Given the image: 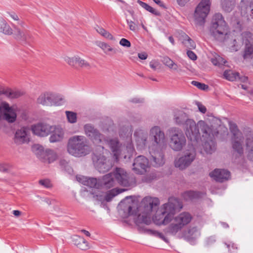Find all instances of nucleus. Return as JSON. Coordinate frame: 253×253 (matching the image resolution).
<instances>
[{
    "label": "nucleus",
    "mask_w": 253,
    "mask_h": 253,
    "mask_svg": "<svg viewBox=\"0 0 253 253\" xmlns=\"http://www.w3.org/2000/svg\"><path fill=\"white\" fill-rule=\"evenodd\" d=\"M51 135L49 137V141L51 143L61 141L64 137L63 129L54 126V128L52 130Z\"/></svg>",
    "instance_id": "27"
},
{
    "label": "nucleus",
    "mask_w": 253,
    "mask_h": 253,
    "mask_svg": "<svg viewBox=\"0 0 253 253\" xmlns=\"http://www.w3.org/2000/svg\"><path fill=\"white\" fill-rule=\"evenodd\" d=\"M149 138L151 142L149 147L151 163L155 167L162 166L165 164V153L167 148L165 133L160 126H154L150 129Z\"/></svg>",
    "instance_id": "2"
},
{
    "label": "nucleus",
    "mask_w": 253,
    "mask_h": 253,
    "mask_svg": "<svg viewBox=\"0 0 253 253\" xmlns=\"http://www.w3.org/2000/svg\"><path fill=\"white\" fill-rule=\"evenodd\" d=\"M106 142L113 153L114 159L118 161L121 153L122 144L117 138L109 139L107 140Z\"/></svg>",
    "instance_id": "22"
},
{
    "label": "nucleus",
    "mask_w": 253,
    "mask_h": 253,
    "mask_svg": "<svg viewBox=\"0 0 253 253\" xmlns=\"http://www.w3.org/2000/svg\"><path fill=\"white\" fill-rule=\"evenodd\" d=\"M63 102L62 96L51 91L42 93L37 98L38 104L46 106H59Z\"/></svg>",
    "instance_id": "12"
},
{
    "label": "nucleus",
    "mask_w": 253,
    "mask_h": 253,
    "mask_svg": "<svg viewBox=\"0 0 253 253\" xmlns=\"http://www.w3.org/2000/svg\"><path fill=\"white\" fill-rule=\"evenodd\" d=\"M29 139V138L25 128L18 129L16 131L14 137L15 143L19 145L28 142Z\"/></svg>",
    "instance_id": "26"
},
{
    "label": "nucleus",
    "mask_w": 253,
    "mask_h": 253,
    "mask_svg": "<svg viewBox=\"0 0 253 253\" xmlns=\"http://www.w3.org/2000/svg\"><path fill=\"white\" fill-rule=\"evenodd\" d=\"M182 208V204L179 200L174 197L169 199L168 202L163 205L162 209L157 211L153 217L154 222L157 225L167 224L171 221L177 211Z\"/></svg>",
    "instance_id": "3"
},
{
    "label": "nucleus",
    "mask_w": 253,
    "mask_h": 253,
    "mask_svg": "<svg viewBox=\"0 0 253 253\" xmlns=\"http://www.w3.org/2000/svg\"><path fill=\"white\" fill-rule=\"evenodd\" d=\"M229 129L232 134V137H236L237 139H242L243 136L242 133L238 129L237 125L233 123H230Z\"/></svg>",
    "instance_id": "35"
},
{
    "label": "nucleus",
    "mask_w": 253,
    "mask_h": 253,
    "mask_svg": "<svg viewBox=\"0 0 253 253\" xmlns=\"http://www.w3.org/2000/svg\"><path fill=\"white\" fill-rule=\"evenodd\" d=\"M39 182L40 184L46 188H49L52 187L51 181L48 179H41Z\"/></svg>",
    "instance_id": "54"
},
{
    "label": "nucleus",
    "mask_w": 253,
    "mask_h": 253,
    "mask_svg": "<svg viewBox=\"0 0 253 253\" xmlns=\"http://www.w3.org/2000/svg\"><path fill=\"white\" fill-rule=\"evenodd\" d=\"M137 3L143 8H144L147 11L151 12V13L155 15H159L160 12L154 9L153 7H151L146 3H145L140 0H137Z\"/></svg>",
    "instance_id": "43"
},
{
    "label": "nucleus",
    "mask_w": 253,
    "mask_h": 253,
    "mask_svg": "<svg viewBox=\"0 0 253 253\" xmlns=\"http://www.w3.org/2000/svg\"><path fill=\"white\" fill-rule=\"evenodd\" d=\"M210 176L216 181L223 182L229 179L230 172L226 169H216L210 173Z\"/></svg>",
    "instance_id": "20"
},
{
    "label": "nucleus",
    "mask_w": 253,
    "mask_h": 253,
    "mask_svg": "<svg viewBox=\"0 0 253 253\" xmlns=\"http://www.w3.org/2000/svg\"><path fill=\"white\" fill-rule=\"evenodd\" d=\"M169 146L174 151H180L185 146L186 138L178 128L172 127L169 130Z\"/></svg>",
    "instance_id": "10"
},
{
    "label": "nucleus",
    "mask_w": 253,
    "mask_h": 253,
    "mask_svg": "<svg viewBox=\"0 0 253 253\" xmlns=\"http://www.w3.org/2000/svg\"><path fill=\"white\" fill-rule=\"evenodd\" d=\"M243 140V136H242V139H237L236 137L231 138L233 149L240 155H242L243 153V149L242 144Z\"/></svg>",
    "instance_id": "30"
},
{
    "label": "nucleus",
    "mask_w": 253,
    "mask_h": 253,
    "mask_svg": "<svg viewBox=\"0 0 253 253\" xmlns=\"http://www.w3.org/2000/svg\"><path fill=\"white\" fill-rule=\"evenodd\" d=\"M134 135L135 137L137 147L140 149H143L146 148L148 143L147 133L142 130H140L139 131L135 132Z\"/></svg>",
    "instance_id": "24"
},
{
    "label": "nucleus",
    "mask_w": 253,
    "mask_h": 253,
    "mask_svg": "<svg viewBox=\"0 0 253 253\" xmlns=\"http://www.w3.org/2000/svg\"><path fill=\"white\" fill-rule=\"evenodd\" d=\"M119 192L115 189L109 191L105 195V199L107 202H110L113 197L118 194Z\"/></svg>",
    "instance_id": "50"
},
{
    "label": "nucleus",
    "mask_w": 253,
    "mask_h": 253,
    "mask_svg": "<svg viewBox=\"0 0 253 253\" xmlns=\"http://www.w3.org/2000/svg\"><path fill=\"white\" fill-rule=\"evenodd\" d=\"M44 161H47L48 163H51L57 158L56 154L51 150H46L42 154Z\"/></svg>",
    "instance_id": "36"
},
{
    "label": "nucleus",
    "mask_w": 253,
    "mask_h": 253,
    "mask_svg": "<svg viewBox=\"0 0 253 253\" xmlns=\"http://www.w3.org/2000/svg\"><path fill=\"white\" fill-rule=\"evenodd\" d=\"M163 63L169 68L178 70V66L168 57H164L162 60Z\"/></svg>",
    "instance_id": "42"
},
{
    "label": "nucleus",
    "mask_w": 253,
    "mask_h": 253,
    "mask_svg": "<svg viewBox=\"0 0 253 253\" xmlns=\"http://www.w3.org/2000/svg\"><path fill=\"white\" fill-rule=\"evenodd\" d=\"M210 0H202L197 6L194 13V21L196 25H204L206 18L210 12Z\"/></svg>",
    "instance_id": "11"
},
{
    "label": "nucleus",
    "mask_w": 253,
    "mask_h": 253,
    "mask_svg": "<svg viewBox=\"0 0 253 253\" xmlns=\"http://www.w3.org/2000/svg\"><path fill=\"white\" fill-rule=\"evenodd\" d=\"M76 64H78L79 67L83 68L89 69L91 68L90 64L85 60L77 56Z\"/></svg>",
    "instance_id": "45"
},
{
    "label": "nucleus",
    "mask_w": 253,
    "mask_h": 253,
    "mask_svg": "<svg viewBox=\"0 0 253 253\" xmlns=\"http://www.w3.org/2000/svg\"><path fill=\"white\" fill-rule=\"evenodd\" d=\"M196 104L197 105L199 111L201 113L205 114L207 111L206 107L203 105L201 103L199 102H196Z\"/></svg>",
    "instance_id": "58"
},
{
    "label": "nucleus",
    "mask_w": 253,
    "mask_h": 253,
    "mask_svg": "<svg viewBox=\"0 0 253 253\" xmlns=\"http://www.w3.org/2000/svg\"><path fill=\"white\" fill-rule=\"evenodd\" d=\"M115 179L122 186L128 187L135 183V179L132 176L128 173L122 168H116L114 173H110L104 175L101 184L105 188H110L114 186Z\"/></svg>",
    "instance_id": "6"
},
{
    "label": "nucleus",
    "mask_w": 253,
    "mask_h": 253,
    "mask_svg": "<svg viewBox=\"0 0 253 253\" xmlns=\"http://www.w3.org/2000/svg\"><path fill=\"white\" fill-rule=\"evenodd\" d=\"M84 130L85 134L95 144H101L104 139L103 135L99 130L90 124H87L84 125Z\"/></svg>",
    "instance_id": "15"
},
{
    "label": "nucleus",
    "mask_w": 253,
    "mask_h": 253,
    "mask_svg": "<svg viewBox=\"0 0 253 253\" xmlns=\"http://www.w3.org/2000/svg\"><path fill=\"white\" fill-rule=\"evenodd\" d=\"M97 45L101 48L106 54L111 52L113 54H116L117 52V49L112 48L109 44L106 42H100L98 43Z\"/></svg>",
    "instance_id": "38"
},
{
    "label": "nucleus",
    "mask_w": 253,
    "mask_h": 253,
    "mask_svg": "<svg viewBox=\"0 0 253 253\" xmlns=\"http://www.w3.org/2000/svg\"><path fill=\"white\" fill-rule=\"evenodd\" d=\"M210 31L215 40L224 42L227 36L228 27L221 14L216 13L213 15Z\"/></svg>",
    "instance_id": "7"
},
{
    "label": "nucleus",
    "mask_w": 253,
    "mask_h": 253,
    "mask_svg": "<svg viewBox=\"0 0 253 253\" xmlns=\"http://www.w3.org/2000/svg\"><path fill=\"white\" fill-rule=\"evenodd\" d=\"M126 150L127 151L128 154L127 155H125L124 156V158L126 159V157L129 158L132 156V154L134 151V147L130 139H129L128 140L126 146Z\"/></svg>",
    "instance_id": "49"
},
{
    "label": "nucleus",
    "mask_w": 253,
    "mask_h": 253,
    "mask_svg": "<svg viewBox=\"0 0 253 253\" xmlns=\"http://www.w3.org/2000/svg\"><path fill=\"white\" fill-rule=\"evenodd\" d=\"M17 107L15 105L10 106L9 104L2 101L0 104V120L2 117L10 123H14L17 118Z\"/></svg>",
    "instance_id": "14"
},
{
    "label": "nucleus",
    "mask_w": 253,
    "mask_h": 253,
    "mask_svg": "<svg viewBox=\"0 0 253 253\" xmlns=\"http://www.w3.org/2000/svg\"><path fill=\"white\" fill-rule=\"evenodd\" d=\"M211 62L214 65L219 66L223 65L225 63L226 61L220 56L216 55L211 59Z\"/></svg>",
    "instance_id": "47"
},
{
    "label": "nucleus",
    "mask_w": 253,
    "mask_h": 253,
    "mask_svg": "<svg viewBox=\"0 0 253 253\" xmlns=\"http://www.w3.org/2000/svg\"><path fill=\"white\" fill-rule=\"evenodd\" d=\"M0 32L6 35L13 34V29L2 18H0Z\"/></svg>",
    "instance_id": "32"
},
{
    "label": "nucleus",
    "mask_w": 253,
    "mask_h": 253,
    "mask_svg": "<svg viewBox=\"0 0 253 253\" xmlns=\"http://www.w3.org/2000/svg\"><path fill=\"white\" fill-rule=\"evenodd\" d=\"M126 23L129 26L130 30L133 32H136L138 29V26L136 24L131 20H126Z\"/></svg>",
    "instance_id": "55"
},
{
    "label": "nucleus",
    "mask_w": 253,
    "mask_h": 253,
    "mask_svg": "<svg viewBox=\"0 0 253 253\" xmlns=\"http://www.w3.org/2000/svg\"><path fill=\"white\" fill-rule=\"evenodd\" d=\"M187 54L188 57L192 60H196L197 59V56L195 53L191 50H187Z\"/></svg>",
    "instance_id": "61"
},
{
    "label": "nucleus",
    "mask_w": 253,
    "mask_h": 253,
    "mask_svg": "<svg viewBox=\"0 0 253 253\" xmlns=\"http://www.w3.org/2000/svg\"><path fill=\"white\" fill-rule=\"evenodd\" d=\"M73 241L74 244L82 250H86L89 248L87 242L83 237L75 236Z\"/></svg>",
    "instance_id": "28"
},
{
    "label": "nucleus",
    "mask_w": 253,
    "mask_h": 253,
    "mask_svg": "<svg viewBox=\"0 0 253 253\" xmlns=\"http://www.w3.org/2000/svg\"><path fill=\"white\" fill-rule=\"evenodd\" d=\"M13 34L15 39L25 42H29L32 39L30 33L21 31L18 27L13 25Z\"/></svg>",
    "instance_id": "23"
},
{
    "label": "nucleus",
    "mask_w": 253,
    "mask_h": 253,
    "mask_svg": "<svg viewBox=\"0 0 253 253\" xmlns=\"http://www.w3.org/2000/svg\"><path fill=\"white\" fill-rule=\"evenodd\" d=\"M54 128V126L50 125L45 122L38 123L32 125L31 130L33 133L40 137H46L51 134Z\"/></svg>",
    "instance_id": "16"
},
{
    "label": "nucleus",
    "mask_w": 253,
    "mask_h": 253,
    "mask_svg": "<svg viewBox=\"0 0 253 253\" xmlns=\"http://www.w3.org/2000/svg\"><path fill=\"white\" fill-rule=\"evenodd\" d=\"M224 42H226V44L231 52L238 51L243 45V42L241 40V37L239 36H229L227 34Z\"/></svg>",
    "instance_id": "18"
},
{
    "label": "nucleus",
    "mask_w": 253,
    "mask_h": 253,
    "mask_svg": "<svg viewBox=\"0 0 253 253\" xmlns=\"http://www.w3.org/2000/svg\"><path fill=\"white\" fill-rule=\"evenodd\" d=\"M77 56L73 57L66 56L64 58V61L70 66L74 67L76 64Z\"/></svg>",
    "instance_id": "51"
},
{
    "label": "nucleus",
    "mask_w": 253,
    "mask_h": 253,
    "mask_svg": "<svg viewBox=\"0 0 253 253\" xmlns=\"http://www.w3.org/2000/svg\"><path fill=\"white\" fill-rule=\"evenodd\" d=\"M183 128L187 137L191 141H198L200 136V130L204 136L210 135L212 132V126L203 120L196 124L193 119H190L183 126Z\"/></svg>",
    "instance_id": "5"
},
{
    "label": "nucleus",
    "mask_w": 253,
    "mask_h": 253,
    "mask_svg": "<svg viewBox=\"0 0 253 253\" xmlns=\"http://www.w3.org/2000/svg\"><path fill=\"white\" fill-rule=\"evenodd\" d=\"M157 4L159 5L160 6L166 8V7L165 6V4L163 3V2L161 1L160 0H153Z\"/></svg>",
    "instance_id": "63"
},
{
    "label": "nucleus",
    "mask_w": 253,
    "mask_h": 253,
    "mask_svg": "<svg viewBox=\"0 0 253 253\" xmlns=\"http://www.w3.org/2000/svg\"><path fill=\"white\" fill-rule=\"evenodd\" d=\"M132 128L130 125L128 124L122 126L119 130V135L121 137H126L130 139V137L132 135Z\"/></svg>",
    "instance_id": "31"
},
{
    "label": "nucleus",
    "mask_w": 253,
    "mask_h": 253,
    "mask_svg": "<svg viewBox=\"0 0 253 253\" xmlns=\"http://www.w3.org/2000/svg\"><path fill=\"white\" fill-rule=\"evenodd\" d=\"M1 94H3L8 98L13 99L20 97L22 95V93L19 90H12L10 88L3 90L0 92Z\"/></svg>",
    "instance_id": "34"
},
{
    "label": "nucleus",
    "mask_w": 253,
    "mask_h": 253,
    "mask_svg": "<svg viewBox=\"0 0 253 253\" xmlns=\"http://www.w3.org/2000/svg\"><path fill=\"white\" fill-rule=\"evenodd\" d=\"M148 232L150 233V234H152V235H153L156 237H159V238L162 239L163 240H164L165 242L166 243H168V240L167 239V238H166L165 237V236L162 233H160V232H159L157 231H155V230H149L148 231Z\"/></svg>",
    "instance_id": "52"
},
{
    "label": "nucleus",
    "mask_w": 253,
    "mask_h": 253,
    "mask_svg": "<svg viewBox=\"0 0 253 253\" xmlns=\"http://www.w3.org/2000/svg\"><path fill=\"white\" fill-rule=\"evenodd\" d=\"M245 45L246 48L243 57L244 59L249 58L253 55V44L251 43Z\"/></svg>",
    "instance_id": "44"
},
{
    "label": "nucleus",
    "mask_w": 253,
    "mask_h": 253,
    "mask_svg": "<svg viewBox=\"0 0 253 253\" xmlns=\"http://www.w3.org/2000/svg\"><path fill=\"white\" fill-rule=\"evenodd\" d=\"M191 84L196 86L199 89H200L203 90H206L209 87L208 85L203 83H199L198 82L193 81L192 82Z\"/></svg>",
    "instance_id": "53"
},
{
    "label": "nucleus",
    "mask_w": 253,
    "mask_h": 253,
    "mask_svg": "<svg viewBox=\"0 0 253 253\" xmlns=\"http://www.w3.org/2000/svg\"><path fill=\"white\" fill-rule=\"evenodd\" d=\"M65 113L68 121L69 123L71 124H74L77 122V114L76 113L71 111H66Z\"/></svg>",
    "instance_id": "48"
},
{
    "label": "nucleus",
    "mask_w": 253,
    "mask_h": 253,
    "mask_svg": "<svg viewBox=\"0 0 253 253\" xmlns=\"http://www.w3.org/2000/svg\"><path fill=\"white\" fill-rule=\"evenodd\" d=\"M106 30L103 29V28L98 27L96 28V31L100 34L101 36H103Z\"/></svg>",
    "instance_id": "64"
},
{
    "label": "nucleus",
    "mask_w": 253,
    "mask_h": 253,
    "mask_svg": "<svg viewBox=\"0 0 253 253\" xmlns=\"http://www.w3.org/2000/svg\"><path fill=\"white\" fill-rule=\"evenodd\" d=\"M200 235V233L196 227H190L183 233L184 237L187 240L190 241L196 239Z\"/></svg>",
    "instance_id": "29"
},
{
    "label": "nucleus",
    "mask_w": 253,
    "mask_h": 253,
    "mask_svg": "<svg viewBox=\"0 0 253 253\" xmlns=\"http://www.w3.org/2000/svg\"><path fill=\"white\" fill-rule=\"evenodd\" d=\"M159 204L158 198L147 197L143 199L140 205L138 207L137 201L126 197L119 204L121 208L120 212L124 218L136 215L135 219L136 223L149 225L151 222V213L157 209Z\"/></svg>",
    "instance_id": "1"
},
{
    "label": "nucleus",
    "mask_w": 253,
    "mask_h": 253,
    "mask_svg": "<svg viewBox=\"0 0 253 253\" xmlns=\"http://www.w3.org/2000/svg\"><path fill=\"white\" fill-rule=\"evenodd\" d=\"M190 119L188 115L182 110H176L173 112V120L177 125L183 126Z\"/></svg>",
    "instance_id": "25"
},
{
    "label": "nucleus",
    "mask_w": 253,
    "mask_h": 253,
    "mask_svg": "<svg viewBox=\"0 0 253 253\" xmlns=\"http://www.w3.org/2000/svg\"><path fill=\"white\" fill-rule=\"evenodd\" d=\"M253 137L250 136L246 139V147L249 150L248 157L253 161Z\"/></svg>",
    "instance_id": "39"
},
{
    "label": "nucleus",
    "mask_w": 253,
    "mask_h": 253,
    "mask_svg": "<svg viewBox=\"0 0 253 253\" xmlns=\"http://www.w3.org/2000/svg\"><path fill=\"white\" fill-rule=\"evenodd\" d=\"M222 8L226 12H230L234 5V0H222Z\"/></svg>",
    "instance_id": "40"
},
{
    "label": "nucleus",
    "mask_w": 253,
    "mask_h": 253,
    "mask_svg": "<svg viewBox=\"0 0 253 253\" xmlns=\"http://www.w3.org/2000/svg\"><path fill=\"white\" fill-rule=\"evenodd\" d=\"M214 132H213V128L212 127V132L210 135H207V136L202 135V137L205 138L202 144L203 148L207 154H212L216 150V143L214 138Z\"/></svg>",
    "instance_id": "19"
},
{
    "label": "nucleus",
    "mask_w": 253,
    "mask_h": 253,
    "mask_svg": "<svg viewBox=\"0 0 253 253\" xmlns=\"http://www.w3.org/2000/svg\"><path fill=\"white\" fill-rule=\"evenodd\" d=\"M182 196L186 201L192 200L200 197V193L194 191H187L184 192Z\"/></svg>",
    "instance_id": "37"
},
{
    "label": "nucleus",
    "mask_w": 253,
    "mask_h": 253,
    "mask_svg": "<svg viewBox=\"0 0 253 253\" xmlns=\"http://www.w3.org/2000/svg\"><path fill=\"white\" fill-rule=\"evenodd\" d=\"M138 57L142 60H145L147 58V54L145 52H141L138 54Z\"/></svg>",
    "instance_id": "62"
},
{
    "label": "nucleus",
    "mask_w": 253,
    "mask_h": 253,
    "mask_svg": "<svg viewBox=\"0 0 253 253\" xmlns=\"http://www.w3.org/2000/svg\"><path fill=\"white\" fill-rule=\"evenodd\" d=\"M150 67L153 69L154 70H157V69H159L160 66V63L156 61H152L149 63Z\"/></svg>",
    "instance_id": "57"
},
{
    "label": "nucleus",
    "mask_w": 253,
    "mask_h": 253,
    "mask_svg": "<svg viewBox=\"0 0 253 253\" xmlns=\"http://www.w3.org/2000/svg\"><path fill=\"white\" fill-rule=\"evenodd\" d=\"M223 75L225 78L230 81H234L239 79V74L237 72H233L231 70L224 71Z\"/></svg>",
    "instance_id": "41"
},
{
    "label": "nucleus",
    "mask_w": 253,
    "mask_h": 253,
    "mask_svg": "<svg viewBox=\"0 0 253 253\" xmlns=\"http://www.w3.org/2000/svg\"><path fill=\"white\" fill-rule=\"evenodd\" d=\"M238 36L241 37L243 44L248 45L253 42V34L249 31H245Z\"/></svg>",
    "instance_id": "33"
},
{
    "label": "nucleus",
    "mask_w": 253,
    "mask_h": 253,
    "mask_svg": "<svg viewBox=\"0 0 253 253\" xmlns=\"http://www.w3.org/2000/svg\"><path fill=\"white\" fill-rule=\"evenodd\" d=\"M76 179L80 183L90 188H99L100 186L104 188L101 184L102 179L98 181L95 178H89L82 175L77 176Z\"/></svg>",
    "instance_id": "21"
},
{
    "label": "nucleus",
    "mask_w": 253,
    "mask_h": 253,
    "mask_svg": "<svg viewBox=\"0 0 253 253\" xmlns=\"http://www.w3.org/2000/svg\"><path fill=\"white\" fill-rule=\"evenodd\" d=\"M185 38L183 40V43L187 48L194 49L196 47L195 42L187 35H185Z\"/></svg>",
    "instance_id": "46"
},
{
    "label": "nucleus",
    "mask_w": 253,
    "mask_h": 253,
    "mask_svg": "<svg viewBox=\"0 0 253 253\" xmlns=\"http://www.w3.org/2000/svg\"><path fill=\"white\" fill-rule=\"evenodd\" d=\"M6 15L7 16H9L10 18H11L13 20L15 21L19 20V17L18 15L14 12H6Z\"/></svg>",
    "instance_id": "59"
},
{
    "label": "nucleus",
    "mask_w": 253,
    "mask_h": 253,
    "mask_svg": "<svg viewBox=\"0 0 253 253\" xmlns=\"http://www.w3.org/2000/svg\"><path fill=\"white\" fill-rule=\"evenodd\" d=\"M192 218L191 215L186 212H182L172 217L171 223L166 229V232L172 235H176L190 222Z\"/></svg>",
    "instance_id": "8"
},
{
    "label": "nucleus",
    "mask_w": 253,
    "mask_h": 253,
    "mask_svg": "<svg viewBox=\"0 0 253 253\" xmlns=\"http://www.w3.org/2000/svg\"><path fill=\"white\" fill-rule=\"evenodd\" d=\"M119 43L121 45L126 47H129L131 46V43H130V42L128 40H127V39H125V38L122 39L120 40Z\"/></svg>",
    "instance_id": "56"
},
{
    "label": "nucleus",
    "mask_w": 253,
    "mask_h": 253,
    "mask_svg": "<svg viewBox=\"0 0 253 253\" xmlns=\"http://www.w3.org/2000/svg\"><path fill=\"white\" fill-rule=\"evenodd\" d=\"M102 36L108 40L111 41H115V38L113 37V36L106 30Z\"/></svg>",
    "instance_id": "60"
},
{
    "label": "nucleus",
    "mask_w": 253,
    "mask_h": 253,
    "mask_svg": "<svg viewBox=\"0 0 253 253\" xmlns=\"http://www.w3.org/2000/svg\"><path fill=\"white\" fill-rule=\"evenodd\" d=\"M196 156V152L194 148L187 150L178 158H176L174 164L175 168L180 170H184L189 167L194 161Z\"/></svg>",
    "instance_id": "13"
},
{
    "label": "nucleus",
    "mask_w": 253,
    "mask_h": 253,
    "mask_svg": "<svg viewBox=\"0 0 253 253\" xmlns=\"http://www.w3.org/2000/svg\"><path fill=\"white\" fill-rule=\"evenodd\" d=\"M98 149L102 152L101 153L95 152L92 156V161L95 168L100 172H105L109 170L113 166V163L112 161L107 159L104 155V150L103 146L99 145Z\"/></svg>",
    "instance_id": "9"
},
{
    "label": "nucleus",
    "mask_w": 253,
    "mask_h": 253,
    "mask_svg": "<svg viewBox=\"0 0 253 253\" xmlns=\"http://www.w3.org/2000/svg\"><path fill=\"white\" fill-rule=\"evenodd\" d=\"M67 149L70 155L78 158L84 157L92 151L87 139L83 135L71 137L68 140Z\"/></svg>",
    "instance_id": "4"
},
{
    "label": "nucleus",
    "mask_w": 253,
    "mask_h": 253,
    "mask_svg": "<svg viewBox=\"0 0 253 253\" xmlns=\"http://www.w3.org/2000/svg\"><path fill=\"white\" fill-rule=\"evenodd\" d=\"M149 161L144 156L140 155L134 160L132 165L133 171L137 174H143L148 168Z\"/></svg>",
    "instance_id": "17"
}]
</instances>
